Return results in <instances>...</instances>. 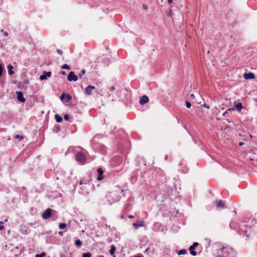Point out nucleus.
I'll list each match as a JSON object with an SVG mask.
<instances>
[{"instance_id": "1", "label": "nucleus", "mask_w": 257, "mask_h": 257, "mask_svg": "<svg viewBox=\"0 0 257 257\" xmlns=\"http://www.w3.org/2000/svg\"><path fill=\"white\" fill-rule=\"evenodd\" d=\"M75 157L76 160L79 163L83 164L85 163L86 157L85 155L81 152L77 153Z\"/></svg>"}, {"instance_id": "2", "label": "nucleus", "mask_w": 257, "mask_h": 257, "mask_svg": "<svg viewBox=\"0 0 257 257\" xmlns=\"http://www.w3.org/2000/svg\"><path fill=\"white\" fill-rule=\"evenodd\" d=\"M78 78V76L75 75L73 71H70L67 76V79L69 81H76Z\"/></svg>"}, {"instance_id": "3", "label": "nucleus", "mask_w": 257, "mask_h": 257, "mask_svg": "<svg viewBox=\"0 0 257 257\" xmlns=\"http://www.w3.org/2000/svg\"><path fill=\"white\" fill-rule=\"evenodd\" d=\"M52 213V209L51 208L47 209L42 215L43 219H47L51 217Z\"/></svg>"}, {"instance_id": "4", "label": "nucleus", "mask_w": 257, "mask_h": 257, "mask_svg": "<svg viewBox=\"0 0 257 257\" xmlns=\"http://www.w3.org/2000/svg\"><path fill=\"white\" fill-rule=\"evenodd\" d=\"M230 250L231 251H233V250L232 249H229L227 247H223V248H220L218 250L217 254H218V256H221V257H223L224 256V254H223V252H229V251Z\"/></svg>"}, {"instance_id": "5", "label": "nucleus", "mask_w": 257, "mask_h": 257, "mask_svg": "<svg viewBox=\"0 0 257 257\" xmlns=\"http://www.w3.org/2000/svg\"><path fill=\"white\" fill-rule=\"evenodd\" d=\"M95 87L94 86L88 85L85 89L84 93L85 95H90L92 94V91L94 90Z\"/></svg>"}, {"instance_id": "6", "label": "nucleus", "mask_w": 257, "mask_h": 257, "mask_svg": "<svg viewBox=\"0 0 257 257\" xmlns=\"http://www.w3.org/2000/svg\"><path fill=\"white\" fill-rule=\"evenodd\" d=\"M52 73L50 71L44 72L43 74L40 76V79L41 80H45L47 77L51 76Z\"/></svg>"}, {"instance_id": "7", "label": "nucleus", "mask_w": 257, "mask_h": 257, "mask_svg": "<svg viewBox=\"0 0 257 257\" xmlns=\"http://www.w3.org/2000/svg\"><path fill=\"white\" fill-rule=\"evenodd\" d=\"M17 95V99L19 101L21 102H25L26 100L23 97V93L21 91H17L16 92Z\"/></svg>"}, {"instance_id": "8", "label": "nucleus", "mask_w": 257, "mask_h": 257, "mask_svg": "<svg viewBox=\"0 0 257 257\" xmlns=\"http://www.w3.org/2000/svg\"><path fill=\"white\" fill-rule=\"evenodd\" d=\"M97 171L98 174V176L97 178V180L98 181H101L103 179V170L102 169V168H99L97 169Z\"/></svg>"}, {"instance_id": "9", "label": "nucleus", "mask_w": 257, "mask_h": 257, "mask_svg": "<svg viewBox=\"0 0 257 257\" xmlns=\"http://www.w3.org/2000/svg\"><path fill=\"white\" fill-rule=\"evenodd\" d=\"M65 97V101L66 102H68L72 99V96L69 94H67L66 95V96H65V93L62 94L61 96H60L61 99L62 100H63Z\"/></svg>"}, {"instance_id": "10", "label": "nucleus", "mask_w": 257, "mask_h": 257, "mask_svg": "<svg viewBox=\"0 0 257 257\" xmlns=\"http://www.w3.org/2000/svg\"><path fill=\"white\" fill-rule=\"evenodd\" d=\"M243 77L244 78V79L248 80V79H254L255 76H254V75L253 74V73H252L251 72H249V73H244L243 74Z\"/></svg>"}, {"instance_id": "11", "label": "nucleus", "mask_w": 257, "mask_h": 257, "mask_svg": "<svg viewBox=\"0 0 257 257\" xmlns=\"http://www.w3.org/2000/svg\"><path fill=\"white\" fill-rule=\"evenodd\" d=\"M149 97L147 95H144L141 97L140 100V103L141 105L145 104L149 101Z\"/></svg>"}, {"instance_id": "12", "label": "nucleus", "mask_w": 257, "mask_h": 257, "mask_svg": "<svg viewBox=\"0 0 257 257\" xmlns=\"http://www.w3.org/2000/svg\"><path fill=\"white\" fill-rule=\"evenodd\" d=\"M144 223V221H141L140 222L138 221L137 222L133 223V225L136 229H137L139 227L144 226L145 225Z\"/></svg>"}, {"instance_id": "13", "label": "nucleus", "mask_w": 257, "mask_h": 257, "mask_svg": "<svg viewBox=\"0 0 257 257\" xmlns=\"http://www.w3.org/2000/svg\"><path fill=\"white\" fill-rule=\"evenodd\" d=\"M234 105L238 111H240L243 108V106L240 102H237L236 101H234Z\"/></svg>"}, {"instance_id": "14", "label": "nucleus", "mask_w": 257, "mask_h": 257, "mask_svg": "<svg viewBox=\"0 0 257 257\" xmlns=\"http://www.w3.org/2000/svg\"><path fill=\"white\" fill-rule=\"evenodd\" d=\"M215 205L218 208H224V203L221 200L216 201L215 202Z\"/></svg>"}, {"instance_id": "15", "label": "nucleus", "mask_w": 257, "mask_h": 257, "mask_svg": "<svg viewBox=\"0 0 257 257\" xmlns=\"http://www.w3.org/2000/svg\"><path fill=\"white\" fill-rule=\"evenodd\" d=\"M7 68L8 69L9 74L10 75H13L14 73V72L12 70V69L13 68V66L11 64H9L8 65Z\"/></svg>"}, {"instance_id": "16", "label": "nucleus", "mask_w": 257, "mask_h": 257, "mask_svg": "<svg viewBox=\"0 0 257 257\" xmlns=\"http://www.w3.org/2000/svg\"><path fill=\"white\" fill-rule=\"evenodd\" d=\"M115 250H116V247H115V246L114 245H112L111 246L110 249L109 250V254L111 255H113L114 254Z\"/></svg>"}, {"instance_id": "17", "label": "nucleus", "mask_w": 257, "mask_h": 257, "mask_svg": "<svg viewBox=\"0 0 257 257\" xmlns=\"http://www.w3.org/2000/svg\"><path fill=\"white\" fill-rule=\"evenodd\" d=\"M55 118L57 122H61L63 120L62 117L58 114H55Z\"/></svg>"}, {"instance_id": "18", "label": "nucleus", "mask_w": 257, "mask_h": 257, "mask_svg": "<svg viewBox=\"0 0 257 257\" xmlns=\"http://www.w3.org/2000/svg\"><path fill=\"white\" fill-rule=\"evenodd\" d=\"M198 245V243L195 242L190 246L189 250H194Z\"/></svg>"}, {"instance_id": "19", "label": "nucleus", "mask_w": 257, "mask_h": 257, "mask_svg": "<svg viewBox=\"0 0 257 257\" xmlns=\"http://www.w3.org/2000/svg\"><path fill=\"white\" fill-rule=\"evenodd\" d=\"M75 244L78 247H81L82 245V242L80 239H77L75 241Z\"/></svg>"}, {"instance_id": "20", "label": "nucleus", "mask_w": 257, "mask_h": 257, "mask_svg": "<svg viewBox=\"0 0 257 257\" xmlns=\"http://www.w3.org/2000/svg\"><path fill=\"white\" fill-rule=\"evenodd\" d=\"M89 180L88 179H82L80 181L79 184L80 185L82 184H87L89 182Z\"/></svg>"}, {"instance_id": "21", "label": "nucleus", "mask_w": 257, "mask_h": 257, "mask_svg": "<svg viewBox=\"0 0 257 257\" xmlns=\"http://www.w3.org/2000/svg\"><path fill=\"white\" fill-rule=\"evenodd\" d=\"M66 226L67 224L65 223H61L59 225V227L60 229H64Z\"/></svg>"}, {"instance_id": "22", "label": "nucleus", "mask_w": 257, "mask_h": 257, "mask_svg": "<svg viewBox=\"0 0 257 257\" xmlns=\"http://www.w3.org/2000/svg\"><path fill=\"white\" fill-rule=\"evenodd\" d=\"M82 257H91V253L90 252H84L82 253Z\"/></svg>"}, {"instance_id": "23", "label": "nucleus", "mask_w": 257, "mask_h": 257, "mask_svg": "<svg viewBox=\"0 0 257 257\" xmlns=\"http://www.w3.org/2000/svg\"><path fill=\"white\" fill-rule=\"evenodd\" d=\"M61 68L66 70H70L71 69L70 66L68 65L67 64H64L61 66Z\"/></svg>"}, {"instance_id": "24", "label": "nucleus", "mask_w": 257, "mask_h": 257, "mask_svg": "<svg viewBox=\"0 0 257 257\" xmlns=\"http://www.w3.org/2000/svg\"><path fill=\"white\" fill-rule=\"evenodd\" d=\"M186 252H187V251L185 249H181L178 252V254L179 255H182V254H185Z\"/></svg>"}, {"instance_id": "25", "label": "nucleus", "mask_w": 257, "mask_h": 257, "mask_svg": "<svg viewBox=\"0 0 257 257\" xmlns=\"http://www.w3.org/2000/svg\"><path fill=\"white\" fill-rule=\"evenodd\" d=\"M86 73V71L85 69H82L80 73L79 74V77L81 78H82V76L84 75Z\"/></svg>"}, {"instance_id": "26", "label": "nucleus", "mask_w": 257, "mask_h": 257, "mask_svg": "<svg viewBox=\"0 0 257 257\" xmlns=\"http://www.w3.org/2000/svg\"><path fill=\"white\" fill-rule=\"evenodd\" d=\"M45 256V253H42L41 254H37L35 255V257H44Z\"/></svg>"}, {"instance_id": "27", "label": "nucleus", "mask_w": 257, "mask_h": 257, "mask_svg": "<svg viewBox=\"0 0 257 257\" xmlns=\"http://www.w3.org/2000/svg\"><path fill=\"white\" fill-rule=\"evenodd\" d=\"M186 105L187 108H189L191 106V104L188 101H186Z\"/></svg>"}, {"instance_id": "28", "label": "nucleus", "mask_w": 257, "mask_h": 257, "mask_svg": "<svg viewBox=\"0 0 257 257\" xmlns=\"http://www.w3.org/2000/svg\"><path fill=\"white\" fill-rule=\"evenodd\" d=\"M64 118L65 120H69L70 118V116L68 114H65L64 116Z\"/></svg>"}, {"instance_id": "29", "label": "nucleus", "mask_w": 257, "mask_h": 257, "mask_svg": "<svg viewBox=\"0 0 257 257\" xmlns=\"http://www.w3.org/2000/svg\"><path fill=\"white\" fill-rule=\"evenodd\" d=\"M190 253L191 255H192L193 256L196 255V254H197L196 251H194V250H190Z\"/></svg>"}, {"instance_id": "30", "label": "nucleus", "mask_w": 257, "mask_h": 257, "mask_svg": "<svg viewBox=\"0 0 257 257\" xmlns=\"http://www.w3.org/2000/svg\"><path fill=\"white\" fill-rule=\"evenodd\" d=\"M3 71V67L2 65L0 64V77L2 75V73Z\"/></svg>"}, {"instance_id": "31", "label": "nucleus", "mask_w": 257, "mask_h": 257, "mask_svg": "<svg viewBox=\"0 0 257 257\" xmlns=\"http://www.w3.org/2000/svg\"><path fill=\"white\" fill-rule=\"evenodd\" d=\"M1 32L4 33V35L5 37H7L9 35L7 32L4 31L3 30H2Z\"/></svg>"}, {"instance_id": "32", "label": "nucleus", "mask_w": 257, "mask_h": 257, "mask_svg": "<svg viewBox=\"0 0 257 257\" xmlns=\"http://www.w3.org/2000/svg\"><path fill=\"white\" fill-rule=\"evenodd\" d=\"M4 228V226L3 225V222H0V230H3Z\"/></svg>"}, {"instance_id": "33", "label": "nucleus", "mask_w": 257, "mask_h": 257, "mask_svg": "<svg viewBox=\"0 0 257 257\" xmlns=\"http://www.w3.org/2000/svg\"><path fill=\"white\" fill-rule=\"evenodd\" d=\"M57 52L59 55H62L63 53V51L60 49H57Z\"/></svg>"}, {"instance_id": "34", "label": "nucleus", "mask_w": 257, "mask_h": 257, "mask_svg": "<svg viewBox=\"0 0 257 257\" xmlns=\"http://www.w3.org/2000/svg\"><path fill=\"white\" fill-rule=\"evenodd\" d=\"M15 138H20V139H23L24 138V137L23 136H19L18 135H16Z\"/></svg>"}, {"instance_id": "35", "label": "nucleus", "mask_w": 257, "mask_h": 257, "mask_svg": "<svg viewBox=\"0 0 257 257\" xmlns=\"http://www.w3.org/2000/svg\"><path fill=\"white\" fill-rule=\"evenodd\" d=\"M172 10L170 9L169 10V12L168 14V17H171L172 16Z\"/></svg>"}, {"instance_id": "36", "label": "nucleus", "mask_w": 257, "mask_h": 257, "mask_svg": "<svg viewBox=\"0 0 257 257\" xmlns=\"http://www.w3.org/2000/svg\"><path fill=\"white\" fill-rule=\"evenodd\" d=\"M115 89V87L114 86H111L110 88V90L111 91H114V90Z\"/></svg>"}, {"instance_id": "37", "label": "nucleus", "mask_w": 257, "mask_h": 257, "mask_svg": "<svg viewBox=\"0 0 257 257\" xmlns=\"http://www.w3.org/2000/svg\"><path fill=\"white\" fill-rule=\"evenodd\" d=\"M143 9L145 10L148 9L147 6L146 5H143Z\"/></svg>"}, {"instance_id": "38", "label": "nucleus", "mask_w": 257, "mask_h": 257, "mask_svg": "<svg viewBox=\"0 0 257 257\" xmlns=\"http://www.w3.org/2000/svg\"><path fill=\"white\" fill-rule=\"evenodd\" d=\"M235 109L233 107H231V108H229L227 109V111H233V110H234Z\"/></svg>"}, {"instance_id": "39", "label": "nucleus", "mask_w": 257, "mask_h": 257, "mask_svg": "<svg viewBox=\"0 0 257 257\" xmlns=\"http://www.w3.org/2000/svg\"><path fill=\"white\" fill-rule=\"evenodd\" d=\"M244 144V143L243 142H239V143L238 145H239V146H243Z\"/></svg>"}, {"instance_id": "40", "label": "nucleus", "mask_w": 257, "mask_h": 257, "mask_svg": "<svg viewBox=\"0 0 257 257\" xmlns=\"http://www.w3.org/2000/svg\"><path fill=\"white\" fill-rule=\"evenodd\" d=\"M60 73L63 75H66V72L64 71H62L60 72Z\"/></svg>"}, {"instance_id": "41", "label": "nucleus", "mask_w": 257, "mask_h": 257, "mask_svg": "<svg viewBox=\"0 0 257 257\" xmlns=\"http://www.w3.org/2000/svg\"><path fill=\"white\" fill-rule=\"evenodd\" d=\"M58 233L61 236H63V232L62 231H59Z\"/></svg>"}, {"instance_id": "42", "label": "nucleus", "mask_w": 257, "mask_h": 257, "mask_svg": "<svg viewBox=\"0 0 257 257\" xmlns=\"http://www.w3.org/2000/svg\"><path fill=\"white\" fill-rule=\"evenodd\" d=\"M228 113V111L227 110L226 111H225L223 113V115L224 116H225V115Z\"/></svg>"}, {"instance_id": "43", "label": "nucleus", "mask_w": 257, "mask_h": 257, "mask_svg": "<svg viewBox=\"0 0 257 257\" xmlns=\"http://www.w3.org/2000/svg\"><path fill=\"white\" fill-rule=\"evenodd\" d=\"M168 2L169 4H172L173 3V0H168Z\"/></svg>"}, {"instance_id": "44", "label": "nucleus", "mask_w": 257, "mask_h": 257, "mask_svg": "<svg viewBox=\"0 0 257 257\" xmlns=\"http://www.w3.org/2000/svg\"><path fill=\"white\" fill-rule=\"evenodd\" d=\"M190 97H191V98H193L195 97V96H194V94H191L190 95Z\"/></svg>"}, {"instance_id": "45", "label": "nucleus", "mask_w": 257, "mask_h": 257, "mask_svg": "<svg viewBox=\"0 0 257 257\" xmlns=\"http://www.w3.org/2000/svg\"><path fill=\"white\" fill-rule=\"evenodd\" d=\"M204 107L207 108H209V106L208 105H207V104H204Z\"/></svg>"}, {"instance_id": "46", "label": "nucleus", "mask_w": 257, "mask_h": 257, "mask_svg": "<svg viewBox=\"0 0 257 257\" xmlns=\"http://www.w3.org/2000/svg\"><path fill=\"white\" fill-rule=\"evenodd\" d=\"M128 218H133L134 217V216L132 215H130L128 216Z\"/></svg>"}, {"instance_id": "47", "label": "nucleus", "mask_w": 257, "mask_h": 257, "mask_svg": "<svg viewBox=\"0 0 257 257\" xmlns=\"http://www.w3.org/2000/svg\"><path fill=\"white\" fill-rule=\"evenodd\" d=\"M121 193H122V195L124 196V190H121Z\"/></svg>"}, {"instance_id": "48", "label": "nucleus", "mask_w": 257, "mask_h": 257, "mask_svg": "<svg viewBox=\"0 0 257 257\" xmlns=\"http://www.w3.org/2000/svg\"><path fill=\"white\" fill-rule=\"evenodd\" d=\"M167 159H168V156L166 155V156H165V159H166V160H167Z\"/></svg>"}, {"instance_id": "49", "label": "nucleus", "mask_w": 257, "mask_h": 257, "mask_svg": "<svg viewBox=\"0 0 257 257\" xmlns=\"http://www.w3.org/2000/svg\"><path fill=\"white\" fill-rule=\"evenodd\" d=\"M228 126H226V127L224 128V130H226V128H228Z\"/></svg>"}, {"instance_id": "50", "label": "nucleus", "mask_w": 257, "mask_h": 257, "mask_svg": "<svg viewBox=\"0 0 257 257\" xmlns=\"http://www.w3.org/2000/svg\"><path fill=\"white\" fill-rule=\"evenodd\" d=\"M98 257H104V256L102 255H100L98 256Z\"/></svg>"}, {"instance_id": "51", "label": "nucleus", "mask_w": 257, "mask_h": 257, "mask_svg": "<svg viewBox=\"0 0 257 257\" xmlns=\"http://www.w3.org/2000/svg\"><path fill=\"white\" fill-rule=\"evenodd\" d=\"M106 227H110V225H106Z\"/></svg>"}, {"instance_id": "52", "label": "nucleus", "mask_w": 257, "mask_h": 257, "mask_svg": "<svg viewBox=\"0 0 257 257\" xmlns=\"http://www.w3.org/2000/svg\"><path fill=\"white\" fill-rule=\"evenodd\" d=\"M136 257H144L143 256H137Z\"/></svg>"}, {"instance_id": "53", "label": "nucleus", "mask_w": 257, "mask_h": 257, "mask_svg": "<svg viewBox=\"0 0 257 257\" xmlns=\"http://www.w3.org/2000/svg\"><path fill=\"white\" fill-rule=\"evenodd\" d=\"M228 122H230V121L229 120H228V119H227L226 120Z\"/></svg>"}]
</instances>
